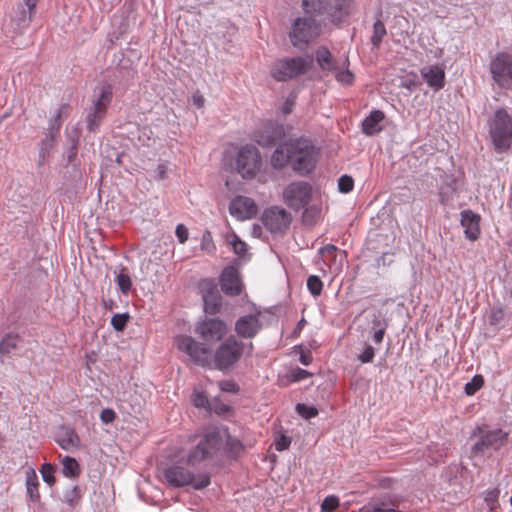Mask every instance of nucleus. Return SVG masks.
<instances>
[{
    "label": "nucleus",
    "mask_w": 512,
    "mask_h": 512,
    "mask_svg": "<svg viewBox=\"0 0 512 512\" xmlns=\"http://www.w3.org/2000/svg\"><path fill=\"white\" fill-rule=\"evenodd\" d=\"M260 312L255 314H247L241 316L235 322L236 334L244 339L254 338L262 328V324L259 319Z\"/></svg>",
    "instance_id": "17"
},
{
    "label": "nucleus",
    "mask_w": 512,
    "mask_h": 512,
    "mask_svg": "<svg viewBox=\"0 0 512 512\" xmlns=\"http://www.w3.org/2000/svg\"><path fill=\"white\" fill-rule=\"evenodd\" d=\"M289 153L291 167L297 174L304 176L314 170L318 150L310 139H289Z\"/></svg>",
    "instance_id": "4"
},
{
    "label": "nucleus",
    "mask_w": 512,
    "mask_h": 512,
    "mask_svg": "<svg viewBox=\"0 0 512 512\" xmlns=\"http://www.w3.org/2000/svg\"><path fill=\"white\" fill-rule=\"evenodd\" d=\"M200 246H201V250H203L207 253H213L215 251L216 247L213 242L212 235L209 231H205L202 234Z\"/></svg>",
    "instance_id": "48"
},
{
    "label": "nucleus",
    "mask_w": 512,
    "mask_h": 512,
    "mask_svg": "<svg viewBox=\"0 0 512 512\" xmlns=\"http://www.w3.org/2000/svg\"><path fill=\"white\" fill-rule=\"evenodd\" d=\"M349 59L345 57L342 62L338 65L336 70L333 71L335 79L337 82L343 85H351L354 82V74L349 70Z\"/></svg>",
    "instance_id": "31"
},
{
    "label": "nucleus",
    "mask_w": 512,
    "mask_h": 512,
    "mask_svg": "<svg viewBox=\"0 0 512 512\" xmlns=\"http://www.w3.org/2000/svg\"><path fill=\"white\" fill-rule=\"evenodd\" d=\"M311 196V185L305 181L292 182L283 192L285 203L296 211L304 208L309 203Z\"/></svg>",
    "instance_id": "12"
},
{
    "label": "nucleus",
    "mask_w": 512,
    "mask_h": 512,
    "mask_svg": "<svg viewBox=\"0 0 512 512\" xmlns=\"http://www.w3.org/2000/svg\"><path fill=\"white\" fill-rule=\"evenodd\" d=\"M339 505V500L338 498L334 497V496H328L326 497L324 500H323V503H322V509L324 511H333L335 508H337Z\"/></svg>",
    "instance_id": "53"
},
{
    "label": "nucleus",
    "mask_w": 512,
    "mask_h": 512,
    "mask_svg": "<svg viewBox=\"0 0 512 512\" xmlns=\"http://www.w3.org/2000/svg\"><path fill=\"white\" fill-rule=\"evenodd\" d=\"M113 98V88L103 84L96 88L92 106L86 114V127L89 132H96L106 116L107 109Z\"/></svg>",
    "instance_id": "8"
},
{
    "label": "nucleus",
    "mask_w": 512,
    "mask_h": 512,
    "mask_svg": "<svg viewBox=\"0 0 512 512\" xmlns=\"http://www.w3.org/2000/svg\"><path fill=\"white\" fill-rule=\"evenodd\" d=\"M177 349L189 356L191 361L202 367H213L223 373L231 371L245 353L253 351V344H245L235 336L222 341L212 353L206 345L188 335H178L174 339Z\"/></svg>",
    "instance_id": "2"
},
{
    "label": "nucleus",
    "mask_w": 512,
    "mask_h": 512,
    "mask_svg": "<svg viewBox=\"0 0 512 512\" xmlns=\"http://www.w3.org/2000/svg\"><path fill=\"white\" fill-rule=\"evenodd\" d=\"M309 376H311L309 371L299 367L292 369L289 373V379L291 382H299L305 380Z\"/></svg>",
    "instance_id": "49"
},
{
    "label": "nucleus",
    "mask_w": 512,
    "mask_h": 512,
    "mask_svg": "<svg viewBox=\"0 0 512 512\" xmlns=\"http://www.w3.org/2000/svg\"><path fill=\"white\" fill-rule=\"evenodd\" d=\"M307 289L314 296H319L323 289V283L321 279L316 275H311L307 279Z\"/></svg>",
    "instance_id": "43"
},
{
    "label": "nucleus",
    "mask_w": 512,
    "mask_h": 512,
    "mask_svg": "<svg viewBox=\"0 0 512 512\" xmlns=\"http://www.w3.org/2000/svg\"><path fill=\"white\" fill-rule=\"evenodd\" d=\"M77 146H78V139L77 138H73L71 140V145H70V147L68 148V150L66 152L68 163H70L75 158V156L77 154Z\"/></svg>",
    "instance_id": "57"
},
{
    "label": "nucleus",
    "mask_w": 512,
    "mask_h": 512,
    "mask_svg": "<svg viewBox=\"0 0 512 512\" xmlns=\"http://www.w3.org/2000/svg\"><path fill=\"white\" fill-rule=\"evenodd\" d=\"M493 80L502 88L512 85V58L509 54L498 53L490 63Z\"/></svg>",
    "instance_id": "14"
},
{
    "label": "nucleus",
    "mask_w": 512,
    "mask_h": 512,
    "mask_svg": "<svg viewBox=\"0 0 512 512\" xmlns=\"http://www.w3.org/2000/svg\"><path fill=\"white\" fill-rule=\"evenodd\" d=\"M373 327L378 328L374 331L372 339L376 344H379L383 341L385 330L387 327V323L385 322L384 319L381 318L380 314L374 315Z\"/></svg>",
    "instance_id": "36"
},
{
    "label": "nucleus",
    "mask_w": 512,
    "mask_h": 512,
    "mask_svg": "<svg viewBox=\"0 0 512 512\" xmlns=\"http://www.w3.org/2000/svg\"><path fill=\"white\" fill-rule=\"evenodd\" d=\"M202 299L204 303V311L207 314H216L222 307V297L217 286L209 282L202 289Z\"/></svg>",
    "instance_id": "20"
},
{
    "label": "nucleus",
    "mask_w": 512,
    "mask_h": 512,
    "mask_svg": "<svg viewBox=\"0 0 512 512\" xmlns=\"http://www.w3.org/2000/svg\"><path fill=\"white\" fill-rule=\"evenodd\" d=\"M219 284L222 292L228 296H238L243 289L239 270L233 265L224 267L219 277Z\"/></svg>",
    "instance_id": "15"
},
{
    "label": "nucleus",
    "mask_w": 512,
    "mask_h": 512,
    "mask_svg": "<svg viewBox=\"0 0 512 512\" xmlns=\"http://www.w3.org/2000/svg\"><path fill=\"white\" fill-rule=\"evenodd\" d=\"M158 176L160 179H163L166 174V166L163 164H159L157 167Z\"/></svg>",
    "instance_id": "62"
},
{
    "label": "nucleus",
    "mask_w": 512,
    "mask_h": 512,
    "mask_svg": "<svg viewBox=\"0 0 512 512\" xmlns=\"http://www.w3.org/2000/svg\"><path fill=\"white\" fill-rule=\"evenodd\" d=\"M353 0H302L301 7L310 16H324L332 24H340L351 15Z\"/></svg>",
    "instance_id": "3"
},
{
    "label": "nucleus",
    "mask_w": 512,
    "mask_h": 512,
    "mask_svg": "<svg viewBox=\"0 0 512 512\" xmlns=\"http://www.w3.org/2000/svg\"><path fill=\"white\" fill-rule=\"evenodd\" d=\"M285 137V128L282 124L268 122L255 136L256 142L262 147L276 145Z\"/></svg>",
    "instance_id": "16"
},
{
    "label": "nucleus",
    "mask_w": 512,
    "mask_h": 512,
    "mask_svg": "<svg viewBox=\"0 0 512 512\" xmlns=\"http://www.w3.org/2000/svg\"><path fill=\"white\" fill-rule=\"evenodd\" d=\"M312 359H313V357L309 351H307V352L302 351L300 353L299 361L304 366H308L312 362Z\"/></svg>",
    "instance_id": "60"
},
{
    "label": "nucleus",
    "mask_w": 512,
    "mask_h": 512,
    "mask_svg": "<svg viewBox=\"0 0 512 512\" xmlns=\"http://www.w3.org/2000/svg\"><path fill=\"white\" fill-rule=\"evenodd\" d=\"M192 401H193V404L199 408L205 407L208 403L207 397L201 392H195L193 394Z\"/></svg>",
    "instance_id": "56"
},
{
    "label": "nucleus",
    "mask_w": 512,
    "mask_h": 512,
    "mask_svg": "<svg viewBox=\"0 0 512 512\" xmlns=\"http://www.w3.org/2000/svg\"><path fill=\"white\" fill-rule=\"evenodd\" d=\"M290 163L289 140L279 145L271 156V165L276 169H281Z\"/></svg>",
    "instance_id": "30"
},
{
    "label": "nucleus",
    "mask_w": 512,
    "mask_h": 512,
    "mask_svg": "<svg viewBox=\"0 0 512 512\" xmlns=\"http://www.w3.org/2000/svg\"><path fill=\"white\" fill-rule=\"evenodd\" d=\"M480 216L471 210L461 212V225L467 239L475 241L480 235Z\"/></svg>",
    "instance_id": "21"
},
{
    "label": "nucleus",
    "mask_w": 512,
    "mask_h": 512,
    "mask_svg": "<svg viewBox=\"0 0 512 512\" xmlns=\"http://www.w3.org/2000/svg\"><path fill=\"white\" fill-rule=\"evenodd\" d=\"M296 412L304 419L309 420L318 415V409L304 403H298L295 407Z\"/></svg>",
    "instance_id": "42"
},
{
    "label": "nucleus",
    "mask_w": 512,
    "mask_h": 512,
    "mask_svg": "<svg viewBox=\"0 0 512 512\" xmlns=\"http://www.w3.org/2000/svg\"><path fill=\"white\" fill-rule=\"evenodd\" d=\"M312 64L311 56H296L277 59L273 62L270 75L278 82H286L305 74Z\"/></svg>",
    "instance_id": "7"
},
{
    "label": "nucleus",
    "mask_w": 512,
    "mask_h": 512,
    "mask_svg": "<svg viewBox=\"0 0 512 512\" xmlns=\"http://www.w3.org/2000/svg\"><path fill=\"white\" fill-rule=\"evenodd\" d=\"M26 493L31 502L36 503L40 500V493L38 490L39 481L34 469L29 468L25 473Z\"/></svg>",
    "instance_id": "29"
},
{
    "label": "nucleus",
    "mask_w": 512,
    "mask_h": 512,
    "mask_svg": "<svg viewBox=\"0 0 512 512\" xmlns=\"http://www.w3.org/2000/svg\"><path fill=\"white\" fill-rule=\"evenodd\" d=\"M24 5L27 7V10L24 9L23 5H19V11L16 15L15 21L17 22L18 28H24L29 25L32 15L34 13V9L38 0H23Z\"/></svg>",
    "instance_id": "28"
},
{
    "label": "nucleus",
    "mask_w": 512,
    "mask_h": 512,
    "mask_svg": "<svg viewBox=\"0 0 512 512\" xmlns=\"http://www.w3.org/2000/svg\"><path fill=\"white\" fill-rule=\"evenodd\" d=\"M479 430V438L471 447L473 458H483L491 455L493 451L499 450L507 442L508 434L501 429L484 431Z\"/></svg>",
    "instance_id": "9"
},
{
    "label": "nucleus",
    "mask_w": 512,
    "mask_h": 512,
    "mask_svg": "<svg viewBox=\"0 0 512 512\" xmlns=\"http://www.w3.org/2000/svg\"><path fill=\"white\" fill-rule=\"evenodd\" d=\"M291 220V214L278 206L266 208L261 217L264 227L272 234H283L290 226Z\"/></svg>",
    "instance_id": "13"
},
{
    "label": "nucleus",
    "mask_w": 512,
    "mask_h": 512,
    "mask_svg": "<svg viewBox=\"0 0 512 512\" xmlns=\"http://www.w3.org/2000/svg\"><path fill=\"white\" fill-rule=\"evenodd\" d=\"M223 447V439L218 431L206 433L191 447L185 456L168 465L163 472L168 486L172 488L191 487L203 490L211 484V475L205 470L195 469L202 463L216 460Z\"/></svg>",
    "instance_id": "1"
},
{
    "label": "nucleus",
    "mask_w": 512,
    "mask_h": 512,
    "mask_svg": "<svg viewBox=\"0 0 512 512\" xmlns=\"http://www.w3.org/2000/svg\"><path fill=\"white\" fill-rule=\"evenodd\" d=\"M375 356V349L371 345H366L363 352L358 355L361 363H371Z\"/></svg>",
    "instance_id": "51"
},
{
    "label": "nucleus",
    "mask_w": 512,
    "mask_h": 512,
    "mask_svg": "<svg viewBox=\"0 0 512 512\" xmlns=\"http://www.w3.org/2000/svg\"><path fill=\"white\" fill-rule=\"evenodd\" d=\"M22 342L21 337L15 333L6 334L0 341V359L4 362V357L14 353L19 344Z\"/></svg>",
    "instance_id": "26"
},
{
    "label": "nucleus",
    "mask_w": 512,
    "mask_h": 512,
    "mask_svg": "<svg viewBox=\"0 0 512 512\" xmlns=\"http://www.w3.org/2000/svg\"><path fill=\"white\" fill-rule=\"evenodd\" d=\"M457 189V178L453 174H444L438 187L440 202L442 204H448L451 200H453Z\"/></svg>",
    "instance_id": "23"
},
{
    "label": "nucleus",
    "mask_w": 512,
    "mask_h": 512,
    "mask_svg": "<svg viewBox=\"0 0 512 512\" xmlns=\"http://www.w3.org/2000/svg\"><path fill=\"white\" fill-rule=\"evenodd\" d=\"M420 75L425 83L434 91H439L445 86V70L442 65L424 66L420 69Z\"/></svg>",
    "instance_id": "18"
},
{
    "label": "nucleus",
    "mask_w": 512,
    "mask_h": 512,
    "mask_svg": "<svg viewBox=\"0 0 512 512\" xmlns=\"http://www.w3.org/2000/svg\"><path fill=\"white\" fill-rule=\"evenodd\" d=\"M385 114L381 110H372L362 121V132L367 136H372L382 131V121Z\"/></svg>",
    "instance_id": "25"
},
{
    "label": "nucleus",
    "mask_w": 512,
    "mask_h": 512,
    "mask_svg": "<svg viewBox=\"0 0 512 512\" xmlns=\"http://www.w3.org/2000/svg\"><path fill=\"white\" fill-rule=\"evenodd\" d=\"M130 316L128 313H122V314H115L111 318V325L112 327L120 332L125 329L129 322Z\"/></svg>",
    "instance_id": "44"
},
{
    "label": "nucleus",
    "mask_w": 512,
    "mask_h": 512,
    "mask_svg": "<svg viewBox=\"0 0 512 512\" xmlns=\"http://www.w3.org/2000/svg\"><path fill=\"white\" fill-rule=\"evenodd\" d=\"M321 25L314 16L305 14L295 18L291 24L288 37L293 47L300 51L320 36Z\"/></svg>",
    "instance_id": "6"
},
{
    "label": "nucleus",
    "mask_w": 512,
    "mask_h": 512,
    "mask_svg": "<svg viewBox=\"0 0 512 512\" xmlns=\"http://www.w3.org/2000/svg\"><path fill=\"white\" fill-rule=\"evenodd\" d=\"M124 270L125 269L123 268L121 272L116 275L115 281L121 293L123 295H128L131 291L132 279Z\"/></svg>",
    "instance_id": "35"
},
{
    "label": "nucleus",
    "mask_w": 512,
    "mask_h": 512,
    "mask_svg": "<svg viewBox=\"0 0 512 512\" xmlns=\"http://www.w3.org/2000/svg\"><path fill=\"white\" fill-rule=\"evenodd\" d=\"M337 250V247L333 244H326L325 246L321 247L319 249V253L321 255H325V254H332L334 253L335 251Z\"/></svg>",
    "instance_id": "61"
},
{
    "label": "nucleus",
    "mask_w": 512,
    "mask_h": 512,
    "mask_svg": "<svg viewBox=\"0 0 512 512\" xmlns=\"http://www.w3.org/2000/svg\"><path fill=\"white\" fill-rule=\"evenodd\" d=\"M62 473L67 478H76L80 474V466L75 458L65 456L62 460Z\"/></svg>",
    "instance_id": "33"
},
{
    "label": "nucleus",
    "mask_w": 512,
    "mask_h": 512,
    "mask_svg": "<svg viewBox=\"0 0 512 512\" xmlns=\"http://www.w3.org/2000/svg\"><path fill=\"white\" fill-rule=\"evenodd\" d=\"M175 235L179 243L183 244L188 240V229L184 224H178L175 229Z\"/></svg>",
    "instance_id": "54"
},
{
    "label": "nucleus",
    "mask_w": 512,
    "mask_h": 512,
    "mask_svg": "<svg viewBox=\"0 0 512 512\" xmlns=\"http://www.w3.org/2000/svg\"><path fill=\"white\" fill-rule=\"evenodd\" d=\"M226 446H227L228 452L234 456L239 455L244 449V446L240 440H238L237 438H234V437H230V436H228V438H227Z\"/></svg>",
    "instance_id": "46"
},
{
    "label": "nucleus",
    "mask_w": 512,
    "mask_h": 512,
    "mask_svg": "<svg viewBox=\"0 0 512 512\" xmlns=\"http://www.w3.org/2000/svg\"><path fill=\"white\" fill-rule=\"evenodd\" d=\"M261 156L258 149L253 145L242 146L236 157V171L244 179H252L260 171Z\"/></svg>",
    "instance_id": "10"
},
{
    "label": "nucleus",
    "mask_w": 512,
    "mask_h": 512,
    "mask_svg": "<svg viewBox=\"0 0 512 512\" xmlns=\"http://www.w3.org/2000/svg\"><path fill=\"white\" fill-rule=\"evenodd\" d=\"M294 103H295V98L288 97L281 107V111L283 112V114L287 115V114L291 113Z\"/></svg>",
    "instance_id": "59"
},
{
    "label": "nucleus",
    "mask_w": 512,
    "mask_h": 512,
    "mask_svg": "<svg viewBox=\"0 0 512 512\" xmlns=\"http://www.w3.org/2000/svg\"><path fill=\"white\" fill-rule=\"evenodd\" d=\"M68 108H69V104L63 103L55 111L54 115L52 116V118L49 121V125L47 128V130H48V132H50V134H54V135L58 136L60 128L63 123V117H62L63 113Z\"/></svg>",
    "instance_id": "32"
},
{
    "label": "nucleus",
    "mask_w": 512,
    "mask_h": 512,
    "mask_svg": "<svg viewBox=\"0 0 512 512\" xmlns=\"http://www.w3.org/2000/svg\"><path fill=\"white\" fill-rule=\"evenodd\" d=\"M484 385V378L482 375L476 374L473 378L465 384L464 392L468 396L474 395Z\"/></svg>",
    "instance_id": "39"
},
{
    "label": "nucleus",
    "mask_w": 512,
    "mask_h": 512,
    "mask_svg": "<svg viewBox=\"0 0 512 512\" xmlns=\"http://www.w3.org/2000/svg\"><path fill=\"white\" fill-rule=\"evenodd\" d=\"M500 495V489L495 487L485 492L484 501L488 507L489 512H496L499 507L498 498Z\"/></svg>",
    "instance_id": "38"
},
{
    "label": "nucleus",
    "mask_w": 512,
    "mask_h": 512,
    "mask_svg": "<svg viewBox=\"0 0 512 512\" xmlns=\"http://www.w3.org/2000/svg\"><path fill=\"white\" fill-rule=\"evenodd\" d=\"M360 512H402L393 507L389 498L372 499L367 504L362 506Z\"/></svg>",
    "instance_id": "27"
},
{
    "label": "nucleus",
    "mask_w": 512,
    "mask_h": 512,
    "mask_svg": "<svg viewBox=\"0 0 512 512\" xmlns=\"http://www.w3.org/2000/svg\"><path fill=\"white\" fill-rule=\"evenodd\" d=\"M81 498L80 489L77 485L71 487L63 494V501L69 506H75Z\"/></svg>",
    "instance_id": "40"
},
{
    "label": "nucleus",
    "mask_w": 512,
    "mask_h": 512,
    "mask_svg": "<svg viewBox=\"0 0 512 512\" xmlns=\"http://www.w3.org/2000/svg\"><path fill=\"white\" fill-rule=\"evenodd\" d=\"M228 242L230 243V245L232 246L233 248V251L239 255V256H243L246 251H247V245L244 241H242L238 235H236L235 233L231 234L229 237H228Z\"/></svg>",
    "instance_id": "41"
},
{
    "label": "nucleus",
    "mask_w": 512,
    "mask_h": 512,
    "mask_svg": "<svg viewBox=\"0 0 512 512\" xmlns=\"http://www.w3.org/2000/svg\"><path fill=\"white\" fill-rule=\"evenodd\" d=\"M116 414L114 410L105 408L100 413V419L104 424H109L114 421Z\"/></svg>",
    "instance_id": "55"
},
{
    "label": "nucleus",
    "mask_w": 512,
    "mask_h": 512,
    "mask_svg": "<svg viewBox=\"0 0 512 512\" xmlns=\"http://www.w3.org/2000/svg\"><path fill=\"white\" fill-rule=\"evenodd\" d=\"M354 180L349 175H342L338 180V189L341 193H349L353 190Z\"/></svg>",
    "instance_id": "47"
},
{
    "label": "nucleus",
    "mask_w": 512,
    "mask_h": 512,
    "mask_svg": "<svg viewBox=\"0 0 512 512\" xmlns=\"http://www.w3.org/2000/svg\"><path fill=\"white\" fill-rule=\"evenodd\" d=\"M219 388L223 392L236 394L239 392V385L234 380H222L219 382Z\"/></svg>",
    "instance_id": "50"
},
{
    "label": "nucleus",
    "mask_w": 512,
    "mask_h": 512,
    "mask_svg": "<svg viewBox=\"0 0 512 512\" xmlns=\"http://www.w3.org/2000/svg\"><path fill=\"white\" fill-rule=\"evenodd\" d=\"M191 100H192L193 105L198 109H200L204 106L205 99H204L203 95L200 94L198 91L193 93Z\"/></svg>",
    "instance_id": "58"
},
{
    "label": "nucleus",
    "mask_w": 512,
    "mask_h": 512,
    "mask_svg": "<svg viewBox=\"0 0 512 512\" xmlns=\"http://www.w3.org/2000/svg\"><path fill=\"white\" fill-rule=\"evenodd\" d=\"M386 27L381 20H377L373 25V34L371 36V43L374 47L378 48L386 35Z\"/></svg>",
    "instance_id": "37"
},
{
    "label": "nucleus",
    "mask_w": 512,
    "mask_h": 512,
    "mask_svg": "<svg viewBox=\"0 0 512 512\" xmlns=\"http://www.w3.org/2000/svg\"><path fill=\"white\" fill-rule=\"evenodd\" d=\"M257 207L255 202L245 196H237L235 197L229 206V212L232 216H235L239 219H247L256 214Z\"/></svg>",
    "instance_id": "19"
},
{
    "label": "nucleus",
    "mask_w": 512,
    "mask_h": 512,
    "mask_svg": "<svg viewBox=\"0 0 512 512\" xmlns=\"http://www.w3.org/2000/svg\"><path fill=\"white\" fill-rule=\"evenodd\" d=\"M57 136L54 134L47 133V135L41 140L39 147V162L43 163L49 156L52 147L56 141Z\"/></svg>",
    "instance_id": "34"
},
{
    "label": "nucleus",
    "mask_w": 512,
    "mask_h": 512,
    "mask_svg": "<svg viewBox=\"0 0 512 512\" xmlns=\"http://www.w3.org/2000/svg\"><path fill=\"white\" fill-rule=\"evenodd\" d=\"M56 443L66 451L78 448L80 439L74 429L61 426L55 435Z\"/></svg>",
    "instance_id": "22"
},
{
    "label": "nucleus",
    "mask_w": 512,
    "mask_h": 512,
    "mask_svg": "<svg viewBox=\"0 0 512 512\" xmlns=\"http://www.w3.org/2000/svg\"><path fill=\"white\" fill-rule=\"evenodd\" d=\"M415 86V82L412 81V80H407L405 83H404V87L408 88V89H412L413 87Z\"/></svg>",
    "instance_id": "63"
},
{
    "label": "nucleus",
    "mask_w": 512,
    "mask_h": 512,
    "mask_svg": "<svg viewBox=\"0 0 512 512\" xmlns=\"http://www.w3.org/2000/svg\"><path fill=\"white\" fill-rule=\"evenodd\" d=\"M290 444H291V438L284 434H281L275 440L274 446L277 451H284L289 448Z\"/></svg>",
    "instance_id": "52"
},
{
    "label": "nucleus",
    "mask_w": 512,
    "mask_h": 512,
    "mask_svg": "<svg viewBox=\"0 0 512 512\" xmlns=\"http://www.w3.org/2000/svg\"><path fill=\"white\" fill-rule=\"evenodd\" d=\"M317 65L323 73H333L340 64L326 46H319L315 51Z\"/></svg>",
    "instance_id": "24"
},
{
    "label": "nucleus",
    "mask_w": 512,
    "mask_h": 512,
    "mask_svg": "<svg viewBox=\"0 0 512 512\" xmlns=\"http://www.w3.org/2000/svg\"><path fill=\"white\" fill-rule=\"evenodd\" d=\"M194 332L204 341V345L205 343H215L226 335L227 325L219 318L205 317L197 322Z\"/></svg>",
    "instance_id": "11"
},
{
    "label": "nucleus",
    "mask_w": 512,
    "mask_h": 512,
    "mask_svg": "<svg viewBox=\"0 0 512 512\" xmlns=\"http://www.w3.org/2000/svg\"><path fill=\"white\" fill-rule=\"evenodd\" d=\"M489 136L498 153H503L511 147L512 143V116L505 108H498L487 121Z\"/></svg>",
    "instance_id": "5"
},
{
    "label": "nucleus",
    "mask_w": 512,
    "mask_h": 512,
    "mask_svg": "<svg viewBox=\"0 0 512 512\" xmlns=\"http://www.w3.org/2000/svg\"><path fill=\"white\" fill-rule=\"evenodd\" d=\"M309 213H310V211H309V210H305V212L303 213L304 221H307V218H308V216H309Z\"/></svg>",
    "instance_id": "64"
},
{
    "label": "nucleus",
    "mask_w": 512,
    "mask_h": 512,
    "mask_svg": "<svg viewBox=\"0 0 512 512\" xmlns=\"http://www.w3.org/2000/svg\"><path fill=\"white\" fill-rule=\"evenodd\" d=\"M54 472L55 468L50 463H44L41 466L40 473L42 475L43 481L46 482L49 486H52L55 483Z\"/></svg>",
    "instance_id": "45"
}]
</instances>
